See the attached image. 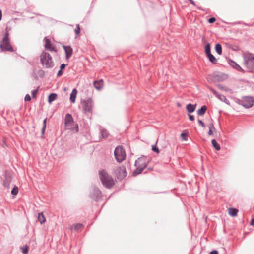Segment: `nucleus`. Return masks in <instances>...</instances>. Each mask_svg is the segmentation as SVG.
Here are the masks:
<instances>
[{"mask_svg": "<svg viewBox=\"0 0 254 254\" xmlns=\"http://www.w3.org/2000/svg\"><path fill=\"white\" fill-rule=\"evenodd\" d=\"M22 250V252L23 253V254H27V253H28V248L26 246L25 247H22L21 248Z\"/></svg>", "mask_w": 254, "mask_h": 254, "instance_id": "obj_36", "label": "nucleus"}, {"mask_svg": "<svg viewBox=\"0 0 254 254\" xmlns=\"http://www.w3.org/2000/svg\"><path fill=\"white\" fill-rule=\"evenodd\" d=\"M137 167V168L134 171L133 174L135 175H138L139 174H140L142 171L143 170V169L144 168H142V167H139L138 166H136Z\"/></svg>", "mask_w": 254, "mask_h": 254, "instance_id": "obj_28", "label": "nucleus"}, {"mask_svg": "<svg viewBox=\"0 0 254 254\" xmlns=\"http://www.w3.org/2000/svg\"><path fill=\"white\" fill-rule=\"evenodd\" d=\"M244 63L249 72H254V63L253 58L249 55L244 56Z\"/></svg>", "mask_w": 254, "mask_h": 254, "instance_id": "obj_8", "label": "nucleus"}, {"mask_svg": "<svg viewBox=\"0 0 254 254\" xmlns=\"http://www.w3.org/2000/svg\"><path fill=\"white\" fill-rule=\"evenodd\" d=\"M209 89L215 96H216L218 93L215 89L212 88L210 87Z\"/></svg>", "mask_w": 254, "mask_h": 254, "instance_id": "obj_40", "label": "nucleus"}, {"mask_svg": "<svg viewBox=\"0 0 254 254\" xmlns=\"http://www.w3.org/2000/svg\"><path fill=\"white\" fill-rule=\"evenodd\" d=\"M93 85L96 89L100 90L103 86V81L102 80L95 81L93 83Z\"/></svg>", "mask_w": 254, "mask_h": 254, "instance_id": "obj_15", "label": "nucleus"}, {"mask_svg": "<svg viewBox=\"0 0 254 254\" xmlns=\"http://www.w3.org/2000/svg\"><path fill=\"white\" fill-rule=\"evenodd\" d=\"M47 119L46 118L44 120L43 122V127H42V133L43 134L45 132V130L46 129V122H47Z\"/></svg>", "mask_w": 254, "mask_h": 254, "instance_id": "obj_33", "label": "nucleus"}, {"mask_svg": "<svg viewBox=\"0 0 254 254\" xmlns=\"http://www.w3.org/2000/svg\"><path fill=\"white\" fill-rule=\"evenodd\" d=\"M189 0L190 2V3H191L193 5H195V2L192 0Z\"/></svg>", "mask_w": 254, "mask_h": 254, "instance_id": "obj_51", "label": "nucleus"}, {"mask_svg": "<svg viewBox=\"0 0 254 254\" xmlns=\"http://www.w3.org/2000/svg\"><path fill=\"white\" fill-rule=\"evenodd\" d=\"M205 52L206 55L211 53L210 44V43H207L205 46Z\"/></svg>", "mask_w": 254, "mask_h": 254, "instance_id": "obj_30", "label": "nucleus"}, {"mask_svg": "<svg viewBox=\"0 0 254 254\" xmlns=\"http://www.w3.org/2000/svg\"><path fill=\"white\" fill-rule=\"evenodd\" d=\"M77 93V90L75 88L73 89L70 96V100L72 103L75 102Z\"/></svg>", "mask_w": 254, "mask_h": 254, "instance_id": "obj_17", "label": "nucleus"}, {"mask_svg": "<svg viewBox=\"0 0 254 254\" xmlns=\"http://www.w3.org/2000/svg\"><path fill=\"white\" fill-rule=\"evenodd\" d=\"M210 254H218L217 251H212L210 252Z\"/></svg>", "mask_w": 254, "mask_h": 254, "instance_id": "obj_48", "label": "nucleus"}, {"mask_svg": "<svg viewBox=\"0 0 254 254\" xmlns=\"http://www.w3.org/2000/svg\"><path fill=\"white\" fill-rule=\"evenodd\" d=\"M101 197L100 190L95 186L92 187L90 190V197L95 201H98Z\"/></svg>", "mask_w": 254, "mask_h": 254, "instance_id": "obj_9", "label": "nucleus"}, {"mask_svg": "<svg viewBox=\"0 0 254 254\" xmlns=\"http://www.w3.org/2000/svg\"><path fill=\"white\" fill-rule=\"evenodd\" d=\"M220 101L225 102L227 104H229V101L227 99L224 95L220 94L219 93L216 96Z\"/></svg>", "mask_w": 254, "mask_h": 254, "instance_id": "obj_20", "label": "nucleus"}, {"mask_svg": "<svg viewBox=\"0 0 254 254\" xmlns=\"http://www.w3.org/2000/svg\"><path fill=\"white\" fill-rule=\"evenodd\" d=\"M181 137H182V139L184 140H187V138L186 137V135L184 133H182L181 135Z\"/></svg>", "mask_w": 254, "mask_h": 254, "instance_id": "obj_43", "label": "nucleus"}, {"mask_svg": "<svg viewBox=\"0 0 254 254\" xmlns=\"http://www.w3.org/2000/svg\"><path fill=\"white\" fill-rule=\"evenodd\" d=\"M100 134H101V135L103 138H106L108 136V131L106 129H100Z\"/></svg>", "mask_w": 254, "mask_h": 254, "instance_id": "obj_29", "label": "nucleus"}, {"mask_svg": "<svg viewBox=\"0 0 254 254\" xmlns=\"http://www.w3.org/2000/svg\"><path fill=\"white\" fill-rule=\"evenodd\" d=\"M2 15V11L1 10V9H0V21L1 20Z\"/></svg>", "mask_w": 254, "mask_h": 254, "instance_id": "obj_52", "label": "nucleus"}, {"mask_svg": "<svg viewBox=\"0 0 254 254\" xmlns=\"http://www.w3.org/2000/svg\"><path fill=\"white\" fill-rule=\"evenodd\" d=\"M64 125L67 129L77 132L79 130L78 125L75 123L73 119L72 116L70 114H66L64 118Z\"/></svg>", "mask_w": 254, "mask_h": 254, "instance_id": "obj_2", "label": "nucleus"}, {"mask_svg": "<svg viewBox=\"0 0 254 254\" xmlns=\"http://www.w3.org/2000/svg\"><path fill=\"white\" fill-rule=\"evenodd\" d=\"M215 20H216L215 18L211 17L208 19V22L209 23H213L215 21Z\"/></svg>", "mask_w": 254, "mask_h": 254, "instance_id": "obj_39", "label": "nucleus"}, {"mask_svg": "<svg viewBox=\"0 0 254 254\" xmlns=\"http://www.w3.org/2000/svg\"><path fill=\"white\" fill-rule=\"evenodd\" d=\"M198 122L202 127H205V125L202 120H198Z\"/></svg>", "mask_w": 254, "mask_h": 254, "instance_id": "obj_41", "label": "nucleus"}, {"mask_svg": "<svg viewBox=\"0 0 254 254\" xmlns=\"http://www.w3.org/2000/svg\"><path fill=\"white\" fill-rule=\"evenodd\" d=\"M250 224L252 225V226H253L254 225V218H253L251 221V222H250Z\"/></svg>", "mask_w": 254, "mask_h": 254, "instance_id": "obj_49", "label": "nucleus"}, {"mask_svg": "<svg viewBox=\"0 0 254 254\" xmlns=\"http://www.w3.org/2000/svg\"><path fill=\"white\" fill-rule=\"evenodd\" d=\"M196 105L189 104L187 105L186 109L189 113H192L195 111Z\"/></svg>", "mask_w": 254, "mask_h": 254, "instance_id": "obj_18", "label": "nucleus"}, {"mask_svg": "<svg viewBox=\"0 0 254 254\" xmlns=\"http://www.w3.org/2000/svg\"><path fill=\"white\" fill-rule=\"evenodd\" d=\"M229 64L231 66H232L237 70L241 71L242 72H244V70L235 62L232 60H230Z\"/></svg>", "mask_w": 254, "mask_h": 254, "instance_id": "obj_13", "label": "nucleus"}, {"mask_svg": "<svg viewBox=\"0 0 254 254\" xmlns=\"http://www.w3.org/2000/svg\"><path fill=\"white\" fill-rule=\"evenodd\" d=\"M83 227V225L81 223H78V224H74L72 226L70 227L69 228V229L70 230H72L73 229L74 230V231H78L81 229H82Z\"/></svg>", "mask_w": 254, "mask_h": 254, "instance_id": "obj_21", "label": "nucleus"}, {"mask_svg": "<svg viewBox=\"0 0 254 254\" xmlns=\"http://www.w3.org/2000/svg\"><path fill=\"white\" fill-rule=\"evenodd\" d=\"M208 134L209 135H212L213 134V130L209 129Z\"/></svg>", "mask_w": 254, "mask_h": 254, "instance_id": "obj_47", "label": "nucleus"}, {"mask_svg": "<svg viewBox=\"0 0 254 254\" xmlns=\"http://www.w3.org/2000/svg\"><path fill=\"white\" fill-rule=\"evenodd\" d=\"M206 55L208 57V58L209 59V61L212 63H213V64L216 63V58H215V57L212 54H211V53H209V54H207Z\"/></svg>", "mask_w": 254, "mask_h": 254, "instance_id": "obj_26", "label": "nucleus"}, {"mask_svg": "<svg viewBox=\"0 0 254 254\" xmlns=\"http://www.w3.org/2000/svg\"><path fill=\"white\" fill-rule=\"evenodd\" d=\"M66 65L64 64H62L60 66V70H63L64 69Z\"/></svg>", "mask_w": 254, "mask_h": 254, "instance_id": "obj_45", "label": "nucleus"}, {"mask_svg": "<svg viewBox=\"0 0 254 254\" xmlns=\"http://www.w3.org/2000/svg\"><path fill=\"white\" fill-rule=\"evenodd\" d=\"M152 150L157 153H159V149L157 147L156 144L152 146Z\"/></svg>", "mask_w": 254, "mask_h": 254, "instance_id": "obj_34", "label": "nucleus"}, {"mask_svg": "<svg viewBox=\"0 0 254 254\" xmlns=\"http://www.w3.org/2000/svg\"><path fill=\"white\" fill-rule=\"evenodd\" d=\"M40 58L41 63L45 67L50 68L54 66L52 58L49 53L43 52L41 53Z\"/></svg>", "mask_w": 254, "mask_h": 254, "instance_id": "obj_3", "label": "nucleus"}, {"mask_svg": "<svg viewBox=\"0 0 254 254\" xmlns=\"http://www.w3.org/2000/svg\"><path fill=\"white\" fill-rule=\"evenodd\" d=\"M45 49L48 50H49V51H53V48L50 43V40L48 39V38H47L46 37H45Z\"/></svg>", "mask_w": 254, "mask_h": 254, "instance_id": "obj_16", "label": "nucleus"}, {"mask_svg": "<svg viewBox=\"0 0 254 254\" xmlns=\"http://www.w3.org/2000/svg\"><path fill=\"white\" fill-rule=\"evenodd\" d=\"M208 127L209 129L211 130L215 129L214 126L212 123H211L208 125Z\"/></svg>", "mask_w": 254, "mask_h": 254, "instance_id": "obj_42", "label": "nucleus"}, {"mask_svg": "<svg viewBox=\"0 0 254 254\" xmlns=\"http://www.w3.org/2000/svg\"><path fill=\"white\" fill-rule=\"evenodd\" d=\"M76 27H77V28L75 29L74 31H75L76 36H78L80 32V26L79 24H77L76 25Z\"/></svg>", "mask_w": 254, "mask_h": 254, "instance_id": "obj_35", "label": "nucleus"}, {"mask_svg": "<svg viewBox=\"0 0 254 254\" xmlns=\"http://www.w3.org/2000/svg\"><path fill=\"white\" fill-rule=\"evenodd\" d=\"M248 55H249V56L250 57H251L252 58H253V60L254 63V54H249Z\"/></svg>", "mask_w": 254, "mask_h": 254, "instance_id": "obj_50", "label": "nucleus"}, {"mask_svg": "<svg viewBox=\"0 0 254 254\" xmlns=\"http://www.w3.org/2000/svg\"><path fill=\"white\" fill-rule=\"evenodd\" d=\"M57 97V95L56 93H51L49 95L48 97V102L51 103L52 102L54 101Z\"/></svg>", "mask_w": 254, "mask_h": 254, "instance_id": "obj_24", "label": "nucleus"}, {"mask_svg": "<svg viewBox=\"0 0 254 254\" xmlns=\"http://www.w3.org/2000/svg\"><path fill=\"white\" fill-rule=\"evenodd\" d=\"M38 219L40 224H43L45 222L46 218L42 212L38 214Z\"/></svg>", "mask_w": 254, "mask_h": 254, "instance_id": "obj_23", "label": "nucleus"}, {"mask_svg": "<svg viewBox=\"0 0 254 254\" xmlns=\"http://www.w3.org/2000/svg\"><path fill=\"white\" fill-rule=\"evenodd\" d=\"M18 192V188L17 187H14L11 190V194L13 195H16Z\"/></svg>", "mask_w": 254, "mask_h": 254, "instance_id": "obj_31", "label": "nucleus"}, {"mask_svg": "<svg viewBox=\"0 0 254 254\" xmlns=\"http://www.w3.org/2000/svg\"><path fill=\"white\" fill-rule=\"evenodd\" d=\"M100 179L102 184L107 188H111L114 184V181L112 177L110 176L106 171L100 170L99 172Z\"/></svg>", "mask_w": 254, "mask_h": 254, "instance_id": "obj_1", "label": "nucleus"}, {"mask_svg": "<svg viewBox=\"0 0 254 254\" xmlns=\"http://www.w3.org/2000/svg\"><path fill=\"white\" fill-rule=\"evenodd\" d=\"M63 47L65 51L66 58L67 59H69L72 56L73 53V50L72 48L69 46L65 45H64Z\"/></svg>", "mask_w": 254, "mask_h": 254, "instance_id": "obj_12", "label": "nucleus"}, {"mask_svg": "<svg viewBox=\"0 0 254 254\" xmlns=\"http://www.w3.org/2000/svg\"><path fill=\"white\" fill-rule=\"evenodd\" d=\"M114 173L119 179H123L127 175L126 168L124 166L117 167L114 170Z\"/></svg>", "mask_w": 254, "mask_h": 254, "instance_id": "obj_10", "label": "nucleus"}, {"mask_svg": "<svg viewBox=\"0 0 254 254\" xmlns=\"http://www.w3.org/2000/svg\"><path fill=\"white\" fill-rule=\"evenodd\" d=\"M238 212V210L236 208H230L228 209L229 214L232 217L236 216L237 215Z\"/></svg>", "mask_w": 254, "mask_h": 254, "instance_id": "obj_19", "label": "nucleus"}, {"mask_svg": "<svg viewBox=\"0 0 254 254\" xmlns=\"http://www.w3.org/2000/svg\"><path fill=\"white\" fill-rule=\"evenodd\" d=\"M148 162L145 157H141L138 158V159L135 161V166H138L145 168L147 166Z\"/></svg>", "mask_w": 254, "mask_h": 254, "instance_id": "obj_11", "label": "nucleus"}, {"mask_svg": "<svg viewBox=\"0 0 254 254\" xmlns=\"http://www.w3.org/2000/svg\"><path fill=\"white\" fill-rule=\"evenodd\" d=\"M11 176L10 174H6L5 176V181L3 183V185L7 188H9L10 187V184L11 181Z\"/></svg>", "mask_w": 254, "mask_h": 254, "instance_id": "obj_14", "label": "nucleus"}, {"mask_svg": "<svg viewBox=\"0 0 254 254\" xmlns=\"http://www.w3.org/2000/svg\"><path fill=\"white\" fill-rule=\"evenodd\" d=\"M62 74H63L62 70H60L58 71V73H57V76L59 77V76H62Z\"/></svg>", "mask_w": 254, "mask_h": 254, "instance_id": "obj_46", "label": "nucleus"}, {"mask_svg": "<svg viewBox=\"0 0 254 254\" xmlns=\"http://www.w3.org/2000/svg\"><path fill=\"white\" fill-rule=\"evenodd\" d=\"M189 119L190 120V121H194V117L193 115H191L190 114L189 115Z\"/></svg>", "mask_w": 254, "mask_h": 254, "instance_id": "obj_44", "label": "nucleus"}, {"mask_svg": "<svg viewBox=\"0 0 254 254\" xmlns=\"http://www.w3.org/2000/svg\"><path fill=\"white\" fill-rule=\"evenodd\" d=\"M24 100L25 101H29L31 100V97L29 94H26L25 96Z\"/></svg>", "mask_w": 254, "mask_h": 254, "instance_id": "obj_37", "label": "nucleus"}, {"mask_svg": "<svg viewBox=\"0 0 254 254\" xmlns=\"http://www.w3.org/2000/svg\"><path fill=\"white\" fill-rule=\"evenodd\" d=\"M37 92L38 89H35L32 91L31 94L33 98L35 97V95L37 93Z\"/></svg>", "mask_w": 254, "mask_h": 254, "instance_id": "obj_38", "label": "nucleus"}, {"mask_svg": "<svg viewBox=\"0 0 254 254\" xmlns=\"http://www.w3.org/2000/svg\"><path fill=\"white\" fill-rule=\"evenodd\" d=\"M83 111L85 114L92 113L94 107V102L91 98H88L87 100H84L82 101Z\"/></svg>", "mask_w": 254, "mask_h": 254, "instance_id": "obj_6", "label": "nucleus"}, {"mask_svg": "<svg viewBox=\"0 0 254 254\" xmlns=\"http://www.w3.org/2000/svg\"><path fill=\"white\" fill-rule=\"evenodd\" d=\"M215 51L216 52L219 54V55H221L222 54V46L221 45V44H220L219 43H217L216 45H215Z\"/></svg>", "mask_w": 254, "mask_h": 254, "instance_id": "obj_25", "label": "nucleus"}, {"mask_svg": "<svg viewBox=\"0 0 254 254\" xmlns=\"http://www.w3.org/2000/svg\"><path fill=\"white\" fill-rule=\"evenodd\" d=\"M114 155L118 162H122L125 159L126 157L125 149L121 146H118L115 148Z\"/></svg>", "mask_w": 254, "mask_h": 254, "instance_id": "obj_5", "label": "nucleus"}, {"mask_svg": "<svg viewBox=\"0 0 254 254\" xmlns=\"http://www.w3.org/2000/svg\"><path fill=\"white\" fill-rule=\"evenodd\" d=\"M213 146L215 148L216 150H219L220 149V146L219 144L216 142L215 139H212L211 141Z\"/></svg>", "mask_w": 254, "mask_h": 254, "instance_id": "obj_27", "label": "nucleus"}, {"mask_svg": "<svg viewBox=\"0 0 254 254\" xmlns=\"http://www.w3.org/2000/svg\"><path fill=\"white\" fill-rule=\"evenodd\" d=\"M236 102L246 108H249L253 105L254 101L252 97H245L242 100L237 99Z\"/></svg>", "mask_w": 254, "mask_h": 254, "instance_id": "obj_7", "label": "nucleus"}, {"mask_svg": "<svg viewBox=\"0 0 254 254\" xmlns=\"http://www.w3.org/2000/svg\"><path fill=\"white\" fill-rule=\"evenodd\" d=\"M207 110V107L206 106L204 105L202 106L198 111H197V114L199 116H202L206 112Z\"/></svg>", "mask_w": 254, "mask_h": 254, "instance_id": "obj_22", "label": "nucleus"}, {"mask_svg": "<svg viewBox=\"0 0 254 254\" xmlns=\"http://www.w3.org/2000/svg\"><path fill=\"white\" fill-rule=\"evenodd\" d=\"M0 47L2 51L11 52L13 51V48L10 45L9 33L7 31L5 33L4 37L1 41Z\"/></svg>", "mask_w": 254, "mask_h": 254, "instance_id": "obj_4", "label": "nucleus"}, {"mask_svg": "<svg viewBox=\"0 0 254 254\" xmlns=\"http://www.w3.org/2000/svg\"><path fill=\"white\" fill-rule=\"evenodd\" d=\"M217 86L219 88V89H220V90H224L225 91H229L231 90L229 88H228L224 86L221 84L217 85Z\"/></svg>", "mask_w": 254, "mask_h": 254, "instance_id": "obj_32", "label": "nucleus"}]
</instances>
